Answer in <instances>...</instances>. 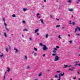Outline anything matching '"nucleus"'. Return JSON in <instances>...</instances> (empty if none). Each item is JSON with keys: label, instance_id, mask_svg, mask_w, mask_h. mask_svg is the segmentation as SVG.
<instances>
[{"label": "nucleus", "instance_id": "nucleus-1", "mask_svg": "<svg viewBox=\"0 0 80 80\" xmlns=\"http://www.w3.org/2000/svg\"><path fill=\"white\" fill-rule=\"evenodd\" d=\"M43 47H44L42 48V49L43 50H44V51H45V50H48V48H47V46H46L45 45H43Z\"/></svg>", "mask_w": 80, "mask_h": 80}, {"label": "nucleus", "instance_id": "nucleus-2", "mask_svg": "<svg viewBox=\"0 0 80 80\" xmlns=\"http://www.w3.org/2000/svg\"><path fill=\"white\" fill-rule=\"evenodd\" d=\"M77 28L78 30L80 32V27L77 26L75 28V33H76V32L77 31Z\"/></svg>", "mask_w": 80, "mask_h": 80}, {"label": "nucleus", "instance_id": "nucleus-3", "mask_svg": "<svg viewBox=\"0 0 80 80\" xmlns=\"http://www.w3.org/2000/svg\"><path fill=\"white\" fill-rule=\"evenodd\" d=\"M58 59H59V58L58 56H56L55 57V58L54 61H57L58 60Z\"/></svg>", "mask_w": 80, "mask_h": 80}, {"label": "nucleus", "instance_id": "nucleus-4", "mask_svg": "<svg viewBox=\"0 0 80 80\" xmlns=\"http://www.w3.org/2000/svg\"><path fill=\"white\" fill-rule=\"evenodd\" d=\"M40 21L42 22V24H44V22H43V19H40Z\"/></svg>", "mask_w": 80, "mask_h": 80}, {"label": "nucleus", "instance_id": "nucleus-5", "mask_svg": "<svg viewBox=\"0 0 80 80\" xmlns=\"http://www.w3.org/2000/svg\"><path fill=\"white\" fill-rule=\"evenodd\" d=\"M68 10L70 11V12H73V9H68Z\"/></svg>", "mask_w": 80, "mask_h": 80}, {"label": "nucleus", "instance_id": "nucleus-6", "mask_svg": "<svg viewBox=\"0 0 80 80\" xmlns=\"http://www.w3.org/2000/svg\"><path fill=\"white\" fill-rule=\"evenodd\" d=\"M14 50H16L15 53H17L18 52V49L16 48H14Z\"/></svg>", "mask_w": 80, "mask_h": 80}, {"label": "nucleus", "instance_id": "nucleus-7", "mask_svg": "<svg viewBox=\"0 0 80 80\" xmlns=\"http://www.w3.org/2000/svg\"><path fill=\"white\" fill-rule=\"evenodd\" d=\"M38 30H39L38 29H36L35 31V33H37V32H38Z\"/></svg>", "mask_w": 80, "mask_h": 80}, {"label": "nucleus", "instance_id": "nucleus-8", "mask_svg": "<svg viewBox=\"0 0 80 80\" xmlns=\"http://www.w3.org/2000/svg\"><path fill=\"white\" fill-rule=\"evenodd\" d=\"M59 75H60V76H63L64 75V73L63 72V74L60 73V74H58Z\"/></svg>", "mask_w": 80, "mask_h": 80}, {"label": "nucleus", "instance_id": "nucleus-9", "mask_svg": "<svg viewBox=\"0 0 80 80\" xmlns=\"http://www.w3.org/2000/svg\"><path fill=\"white\" fill-rule=\"evenodd\" d=\"M7 71L8 72L9 71H10V68H8V67H7Z\"/></svg>", "mask_w": 80, "mask_h": 80}, {"label": "nucleus", "instance_id": "nucleus-10", "mask_svg": "<svg viewBox=\"0 0 80 80\" xmlns=\"http://www.w3.org/2000/svg\"><path fill=\"white\" fill-rule=\"evenodd\" d=\"M72 0H69V1H68V3H70L72 2Z\"/></svg>", "mask_w": 80, "mask_h": 80}, {"label": "nucleus", "instance_id": "nucleus-11", "mask_svg": "<svg viewBox=\"0 0 80 80\" xmlns=\"http://www.w3.org/2000/svg\"><path fill=\"white\" fill-rule=\"evenodd\" d=\"M4 35L5 37H7V34H6L5 33V32H4Z\"/></svg>", "mask_w": 80, "mask_h": 80}, {"label": "nucleus", "instance_id": "nucleus-12", "mask_svg": "<svg viewBox=\"0 0 80 80\" xmlns=\"http://www.w3.org/2000/svg\"><path fill=\"white\" fill-rule=\"evenodd\" d=\"M23 10L24 12H25V11H26V10H27V8H23Z\"/></svg>", "mask_w": 80, "mask_h": 80}, {"label": "nucleus", "instance_id": "nucleus-13", "mask_svg": "<svg viewBox=\"0 0 80 80\" xmlns=\"http://www.w3.org/2000/svg\"><path fill=\"white\" fill-rule=\"evenodd\" d=\"M63 68H67L68 67V65H65L64 66Z\"/></svg>", "mask_w": 80, "mask_h": 80}, {"label": "nucleus", "instance_id": "nucleus-14", "mask_svg": "<svg viewBox=\"0 0 80 80\" xmlns=\"http://www.w3.org/2000/svg\"><path fill=\"white\" fill-rule=\"evenodd\" d=\"M34 50H35L36 52H37V49L36 48H34Z\"/></svg>", "mask_w": 80, "mask_h": 80}, {"label": "nucleus", "instance_id": "nucleus-15", "mask_svg": "<svg viewBox=\"0 0 80 80\" xmlns=\"http://www.w3.org/2000/svg\"><path fill=\"white\" fill-rule=\"evenodd\" d=\"M40 15V14H39V13H38L37 14V16L38 18H40V17L38 16V15Z\"/></svg>", "mask_w": 80, "mask_h": 80}, {"label": "nucleus", "instance_id": "nucleus-16", "mask_svg": "<svg viewBox=\"0 0 80 80\" xmlns=\"http://www.w3.org/2000/svg\"><path fill=\"white\" fill-rule=\"evenodd\" d=\"M80 2V0H78L77 2H76V3H78L79 2Z\"/></svg>", "mask_w": 80, "mask_h": 80}, {"label": "nucleus", "instance_id": "nucleus-17", "mask_svg": "<svg viewBox=\"0 0 80 80\" xmlns=\"http://www.w3.org/2000/svg\"><path fill=\"white\" fill-rule=\"evenodd\" d=\"M39 45L40 46H43V45H43V44H42V43H39Z\"/></svg>", "mask_w": 80, "mask_h": 80}, {"label": "nucleus", "instance_id": "nucleus-18", "mask_svg": "<svg viewBox=\"0 0 80 80\" xmlns=\"http://www.w3.org/2000/svg\"><path fill=\"white\" fill-rule=\"evenodd\" d=\"M60 27V25H57L56 26V28H58V27Z\"/></svg>", "mask_w": 80, "mask_h": 80}, {"label": "nucleus", "instance_id": "nucleus-19", "mask_svg": "<svg viewBox=\"0 0 80 80\" xmlns=\"http://www.w3.org/2000/svg\"><path fill=\"white\" fill-rule=\"evenodd\" d=\"M23 31H27V32L28 31V30L26 28H25L23 30Z\"/></svg>", "mask_w": 80, "mask_h": 80}, {"label": "nucleus", "instance_id": "nucleus-20", "mask_svg": "<svg viewBox=\"0 0 80 80\" xmlns=\"http://www.w3.org/2000/svg\"><path fill=\"white\" fill-rule=\"evenodd\" d=\"M6 73H7V72H6L5 73L4 76V79H3V80H5V75H6Z\"/></svg>", "mask_w": 80, "mask_h": 80}, {"label": "nucleus", "instance_id": "nucleus-21", "mask_svg": "<svg viewBox=\"0 0 80 80\" xmlns=\"http://www.w3.org/2000/svg\"><path fill=\"white\" fill-rule=\"evenodd\" d=\"M46 38H48V34H46Z\"/></svg>", "mask_w": 80, "mask_h": 80}, {"label": "nucleus", "instance_id": "nucleus-22", "mask_svg": "<svg viewBox=\"0 0 80 80\" xmlns=\"http://www.w3.org/2000/svg\"><path fill=\"white\" fill-rule=\"evenodd\" d=\"M42 72H41L40 74H39L38 75L39 77H40V76H41V75H42Z\"/></svg>", "mask_w": 80, "mask_h": 80}, {"label": "nucleus", "instance_id": "nucleus-23", "mask_svg": "<svg viewBox=\"0 0 80 80\" xmlns=\"http://www.w3.org/2000/svg\"><path fill=\"white\" fill-rule=\"evenodd\" d=\"M75 22H72V24L73 25H75Z\"/></svg>", "mask_w": 80, "mask_h": 80}, {"label": "nucleus", "instance_id": "nucleus-24", "mask_svg": "<svg viewBox=\"0 0 80 80\" xmlns=\"http://www.w3.org/2000/svg\"><path fill=\"white\" fill-rule=\"evenodd\" d=\"M12 17H16V16H15V14H13L12 15Z\"/></svg>", "mask_w": 80, "mask_h": 80}, {"label": "nucleus", "instance_id": "nucleus-25", "mask_svg": "<svg viewBox=\"0 0 80 80\" xmlns=\"http://www.w3.org/2000/svg\"><path fill=\"white\" fill-rule=\"evenodd\" d=\"M59 79L58 80H60V77H61V76H60V75H59Z\"/></svg>", "mask_w": 80, "mask_h": 80}, {"label": "nucleus", "instance_id": "nucleus-26", "mask_svg": "<svg viewBox=\"0 0 80 80\" xmlns=\"http://www.w3.org/2000/svg\"><path fill=\"white\" fill-rule=\"evenodd\" d=\"M76 35H77V36H79V35H80V34L79 33L76 34Z\"/></svg>", "mask_w": 80, "mask_h": 80}, {"label": "nucleus", "instance_id": "nucleus-27", "mask_svg": "<svg viewBox=\"0 0 80 80\" xmlns=\"http://www.w3.org/2000/svg\"><path fill=\"white\" fill-rule=\"evenodd\" d=\"M33 54L34 56H36L37 55V53H34Z\"/></svg>", "mask_w": 80, "mask_h": 80}, {"label": "nucleus", "instance_id": "nucleus-28", "mask_svg": "<svg viewBox=\"0 0 80 80\" xmlns=\"http://www.w3.org/2000/svg\"><path fill=\"white\" fill-rule=\"evenodd\" d=\"M58 38H60V39H61V37H60V35H59L58 36Z\"/></svg>", "mask_w": 80, "mask_h": 80}, {"label": "nucleus", "instance_id": "nucleus-29", "mask_svg": "<svg viewBox=\"0 0 80 80\" xmlns=\"http://www.w3.org/2000/svg\"><path fill=\"white\" fill-rule=\"evenodd\" d=\"M56 52L57 51L55 50L53 51V53H56Z\"/></svg>", "mask_w": 80, "mask_h": 80}, {"label": "nucleus", "instance_id": "nucleus-30", "mask_svg": "<svg viewBox=\"0 0 80 80\" xmlns=\"http://www.w3.org/2000/svg\"><path fill=\"white\" fill-rule=\"evenodd\" d=\"M68 70H71V71H73V69H71L70 68H69Z\"/></svg>", "mask_w": 80, "mask_h": 80}, {"label": "nucleus", "instance_id": "nucleus-31", "mask_svg": "<svg viewBox=\"0 0 80 80\" xmlns=\"http://www.w3.org/2000/svg\"><path fill=\"white\" fill-rule=\"evenodd\" d=\"M2 20L4 21V22H5V18H2Z\"/></svg>", "mask_w": 80, "mask_h": 80}, {"label": "nucleus", "instance_id": "nucleus-32", "mask_svg": "<svg viewBox=\"0 0 80 80\" xmlns=\"http://www.w3.org/2000/svg\"><path fill=\"white\" fill-rule=\"evenodd\" d=\"M50 18H53V16H52V15H50Z\"/></svg>", "mask_w": 80, "mask_h": 80}, {"label": "nucleus", "instance_id": "nucleus-33", "mask_svg": "<svg viewBox=\"0 0 80 80\" xmlns=\"http://www.w3.org/2000/svg\"><path fill=\"white\" fill-rule=\"evenodd\" d=\"M52 56H55L56 55V54H52Z\"/></svg>", "mask_w": 80, "mask_h": 80}, {"label": "nucleus", "instance_id": "nucleus-34", "mask_svg": "<svg viewBox=\"0 0 80 80\" xmlns=\"http://www.w3.org/2000/svg\"><path fill=\"white\" fill-rule=\"evenodd\" d=\"M6 50L7 52H8V48H6Z\"/></svg>", "mask_w": 80, "mask_h": 80}, {"label": "nucleus", "instance_id": "nucleus-35", "mask_svg": "<svg viewBox=\"0 0 80 80\" xmlns=\"http://www.w3.org/2000/svg\"><path fill=\"white\" fill-rule=\"evenodd\" d=\"M57 50V49L56 48H54V50Z\"/></svg>", "mask_w": 80, "mask_h": 80}, {"label": "nucleus", "instance_id": "nucleus-36", "mask_svg": "<svg viewBox=\"0 0 80 80\" xmlns=\"http://www.w3.org/2000/svg\"><path fill=\"white\" fill-rule=\"evenodd\" d=\"M69 42L70 43H72V41H69Z\"/></svg>", "mask_w": 80, "mask_h": 80}, {"label": "nucleus", "instance_id": "nucleus-37", "mask_svg": "<svg viewBox=\"0 0 80 80\" xmlns=\"http://www.w3.org/2000/svg\"><path fill=\"white\" fill-rule=\"evenodd\" d=\"M55 78H58V76H57V75H55Z\"/></svg>", "mask_w": 80, "mask_h": 80}, {"label": "nucleus", "instance_id": "nucleus-38", "mask_svg": "<svg viewBox=\"0 0 80 80\" xmlns=\"http://www.w3.org/2000/svg\"><path fill=\"white\" fill-rule=\"evenodd\" d=\"M4 24L5 26H7V24L5 23V22H4Z\"/></svg>", "mask_w": 80, "mask_h": 80}, {"label": "nucleus", "instance_id": "nucleus-39", "mask_svg": "<svg viewBox=\"0 0 80 80\" xmlns=\"http://www.w3.org/2000/svg\"><path fill=\"white\" fill-rule=\"evenodd\" d=\"M74 68H75L74 67H72V68H71V69L72 70H73V69H74Z\"/></svg>", "mask_w": 80, "mask_h": 80}, {"label": "nucleus", "instance_id": "nucleus-40", "mask_svg": "<svg viewBox=\"0 0 80 80\" xmlns=\"http://www.w3.org/2000/svg\"><path fill=\"white\" fill-rule=\"evenodd\" d=\"M6 30H7L8 31H9V29H8V28H6Z\"/></svg>", "mask_w": 80, "mask_h": 80}, {"label": "nucleus", "instance_id": "nucleus-41", "mask_svg": "<svg viewBox=\"0 0 80 80\" xmlns=\"http://www.w3.org/2000/svg\"><path fill=\"white\" fill-rule=\"evenodd\" d=\"M22 23H25V21H23Z\"/></svg>", "mask_w": 80, "mask_h": 80}, {"label": "nucleus", "instance_id": "nucleus-42", "mask_svg": "<svg viewBox=\"0 0 80 80\" xmlns=\"http://www.w3.org/2000/svg\"><path fill=\"white\" fill-rule=\"evenodd\" d=\"M3 56V54H2V55H0V57H2Z\"/></svg>", "mask_w": 80, "mask_h": 80}, {"label": "nucleus", "instance_id": "nucleus-43", "mask_svg": "<svg viewBox=\"0 0 80 80\" xmlns=\"http://www.w3.org/2000/svg\"><path fill=\"white\" fill-rule=\"evenodd\" d=\"M79 62V61H77V62H74V63H78Z\"/></svg>", "mask_w": 80, "mask_h": 80}, {"label": "nucleus", "instance_id": "nucleus-44", "mask_svg": "<svg viewBox=\"0 0 80 80\" xmlns=\"http://www.w3.org/2000/svg\"><path fill=\"white\" fill-rule=\"evenodd\" d=\"M56 48H59V47L58 46H56Z\"/></svg>", "mask_w": 80, "mask_h": 80}, {"label": "nucleus", "instance_id": "nucleus-45", "mask_svg": "<svg viewBox=\"0 0 80 80\" xmlns=\"http://www.w3.org/2000/svg\"><path fill=\"white\" fill-rule=\"evenodd\" d=\"M77 65H78V64L77 63L75 64V66H77Z\"/></svg>", "mask_w": 80, "mask_h": 80}, {"label": "nucleus", "instance_id": "nucleus-46", "mask_svg": "<svg viewBox=\"0 0 80 80\" xmlns=\"http://www.w3.org/2000/svg\"><path fill=\"white\" fill-rule=\"evenodd\" d=\"M25 57L26 59H27V56H25Z\"/></svg>", "mask_w": 80, "mask_h": 80}, {"label": "nucleus", "instance_id": "nucleus-47", "mask_svg": "<svg viewBox=\"0 0 80 80\" xmlns=\"http://www.w3.org/2000/svg\"><path fill=\"white\" fill-rule=\"evenodd\" d=\"M57 72V73H60V71H58Z\"/></svg>", "mask_w": 80, "mask_h": 80}, {"label": "nucleus", "instance_id": "nucleus-48", "mask_svg": "<svg viewBox=\"0 0 80 80\" xmlns=\"http://www.w3.org/2000/svg\"><path fill=\"white\" fill-rule=\"evenodd\" d=\"M29 40H32V38H30Z\"/></svg>", "mask_w": 80, "mask_h": 80}, {"label": "nucleus", "instance_id": "nucleus-49", "mask_svg": "<svg viewBox=\"0 0 80 80\" xmlns=\"http://www.w3.org/2000/svg\"><path fill=\"white\" fill-rule=\"evenodd\" d=\"M68 67H72V65H70L69 66H68Z\"/></svg>", "mask_w": 80, "mask_h": 80}, {"label": "nucleus", "instance_id": "nucleus-50", "mask_svg": "<svg viewBox=\"0 0 80 80\" xmlns=\"http://www.w3.org/2000/svg\"><path fill=\"white\" fill-rule=\"evenodd\" d=\"M44 2H47V1L46 0H44Z\"/></svg>", "mask_w": 80, "mask_h": 80}, {"label": "nucleus", "instance_id": "nucleus-51", "mask_svg": "<svg viewBox=\"0 0 80 80\" xmlns=\"http://www.w3.org/2000/svg\"><path fill=\"white\" fill-rule=\"evenodd\" d=\"M37 35H39V33H37Z\"/></svg>", "mask_w": 80, "mask_h": 80}, {"label": "nucleus", "instance_id": "nucleus-52", "mask_svg": "<svg viewBox=\"0 0 80 80\" xmlns=\"http://www.w3.org/2000/svg\"><path fill=\"white\" fill-rule=\"evenodd\" d=\"M73 79H76V77H75V78H73Z\"/></svg>", "mask_w": 80, "mask_h": 80}, {"label": "nucleus", "instance_id": "nucleus-53", "mask_svg": "<svg viewBox=\"0 0 80 80\" xmlns=\"http://www.w3.org/2000/svg\"><path fill=\"white\" fill-rule=\"evenodd\" d=\"M45 54H44L43 55V57H45Z\"/></svg>", "mask_w": 80, "mask_h": 80}, {"label": "nucleus", "instance_id": "nucleus-54", "mask_svg": "<svg viewBox=\"0 0 80 80\" xmlns=\"http://www.w3.org/2000/svg\"><path fill=\"white\" fill-rule=\"evenodd\" d=\"M27 68L28 69L29 68V67L28 66L27 67Z\"/></svg>", "mask_w": 80, "mask_h": 80}, {"label": "nucleus", "instance_id": "nucleus-55", "mask_svg": "<svg viewBox=\"0 0 80 80\" xmlns=\"http://www.w3.org/2000/svg\"><path fill=\"white\" fill-rule=\"evenodd\" d=\"M56 20L58 21L59 20V19L57 18H56Z\"/></svg>", "mask_w": 80, "mask_h": 80}, {"label": "nucleus", "instance_id": "nucleus-56", "mask_svg": "<svg viewBox=\"0 0 80 80\" xmlns=\"http://www.w3.org/2000/svg\"><path fill=\"white\" fill-rule=\"evenodd\" d=\"M62 27V29H64L65 28L63 27Z\"/></svg>", "mask_w": 80, "mask_h": 80}, {"label": "nucleus", "instance_id": "nucleus-57", "mask_svg": "<svg viewBox=\"0 0 80 80\" xmlns=\"http://www.w3.org/2000/svg\"><path fill=\"white\" fill-rule=\"evenodd\" d=\"M42 7L43 8H44V7H45V6H43Z\"/></svg>", "mask_w": 80, "mask_h": 80}, {"label": "nucleus", "instance_id": "nucleus-58", "mask_svg": "<svg viewBox=\"0 0 80 80\" xmlns=\"http://www.w3.org/2000/svg\"><path fill=\"white\" fill-rule=\"evenodd\" d=\"M9 47L10 49L11 48V47H10L9 46Z\"/></svg>", "mask_w": 80, "mask_h": 80}, {"label": "nucleus", "instance_id": "nucleus-59", "mask_svg": "<svg viewBox=\"0 0 80 80\" xmlns=\"http://www.w3.org/2000/svg\"><path fill=\"white\" fill-rule=\"evenodd\" d=\"M22 37H24V36H23V35L22 34Z\"/></svg>", "mask_w": 80, "mask_h": 80}, {"label": "nucleus", "instance_id": "nucleus-60", "mask_svg": "<svg viewBox=\"0 0 80 80\" xmlns=\"http://www.w3.org/2000/svg\"><path fill=\"white\" fill-rule=\"evenodd\" d=\"M72 18L73 17V15H72Z\"/></svg>", "mask_w": 80, "mask_h": 80}, {"label": "nucleus", "instance_id": "nucleus-61", "mask_svg": "<svg viewBox=\"0 0 80 80\" xmlns=\"http://www.w3.org/2000/svg\"><path fill=\"white\" fill-rule=\"evenodd\" d=\"M49 71H50V70H48L47 71V72H49Z\"/></svg>", "mask_w": 80, "mask_h": 80}, {"label": "nucleus", "instance_id": "nucleus-62", "mask_svg": "<svg viewBox=\"0 0 80 80\" xmlns=\"http://www.w3.org/2000/svg\"><path fill=\"white\" fill-rule=\"evenodd\" d=\"M78 80H80V78H79L78 79Z\"/></svg>", "mask_w": 80, "mask_h": 80}, {"label": "nucleus", "instance_id": "nucleus-63", "mask_svg": "<svg viewBox=\"0 0 80 80\" xmlns=\"http://www.w3.org/2000/svg\"><path fill=\"white\" fill-rule=\"evenodd\" d=\"M68 37H70V35L69 34H68Z\"/></svg>", "mask_w": 80, "mask_h": 80}, {"label": "nucleus", "instance_id": "nucleus-64", "mask_svg": "<svg viewBox=\"0 0 80 80\" xmlns=\"http://www.w3.org/2000/svg\"><path fill=\"white\" fill-rule=\"evenodd\" d=\"M51 80H53L52 79H51Z\"/></svg>", "mask_w": 80, "mask_h": 80}]
</instances>
